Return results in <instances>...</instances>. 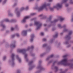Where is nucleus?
Returning <instances> with one entry per match:
<instances>
[{
	"label": "nucleus",
	"instance_id": "2eb2a0df",
	"mask_svg": "<svg viewBox=\"0 0 73 73\" xmlns=\"http://www.w3.org/2000/svg\"><path fill=\"white\" fill-rule=\"evenodd\" d=\"M28 9V7H27L26 8V9Z\"/></svg>",
	"mask_w": 73,
	"mask_h": 73
},
{
	"label": "nucleus",
	"instance_id": "2f4dec72",
	"mask_svg": "<svg viewBox=\"0 0 73 73\" xmlns=\"http://www.w3.org/2000/svg\"><path fill=\"white\" fill-rule=\"evenodd\" d=\"M15 35H13V36H12V37H13V36H14Z\"/></svg>",
	"mask_w": 73,
	"mask_h": 73
},
{
	"label": "nucleus",
	"instance_id": "bb28decb",
	"mask_svg": "<svg viewBox=\"0 0 73 73\" xmlns=\"http://www.w3.org/2000/svg\"><path fill=\"white\" fill-rule=\"evenodd\" d=\"M72 21H73V18L72 19Z\"/></svg>",
	"mask_w": 73,
	"mask_h": 73
},
{
	"label": "nucleus",
	"instance_id": "1a4fd4ad",
	"mask_svg": "<svg viewBox=\"0 0 73 73\" xmlns=\"http://www.w3.org/2000/svg\"><path fill=\"white\" fill-rule=\"evenodd\" d=\"M23 10H24V7H22L21 9V11H23Z\"/></svg>",
	"mask_w": 73,
	"mask_h": 73
},
{
	"label": "nucleus",
	"instance_id": "dca6fc26",
	"mask_svg": "<svg viewBox=\"0 0 73 73\" xmlns=\"http://www.w3.org/2000/svg\"><path fill=\"white\" fill-rule=\"evenodd\" d=\"M72 33V32H70L69 33V35H70Z\"/></svg>",
	"mask_w": 73,
	"mask_h": 73
},
{
	"label": "nucleus",
	"instance_id": "f257e3e1",
	"mask_svg": "<svg viewBox=\"0 0 73 73\" xmlns=\"http://www.w3.org/2000/svg\"><path fill=\"white\" fill-rule=\"evenodd\" d=\"M46 4H44L42 5L40 8H39V10H42L44 8L46 9Z\"/></svg>",
	"mask_w": 73,
	"mask_h": 73
},
{
	"label": "nucleus",
	"instance_id": "393cba45",
	"mask_svg": "<svg viewBox=\"0 0 73 73\" xmlns=\"http://www.w3.org/2000/svg\"><path fill=\"white\" fill-rule=\"evenodd\" d=\"M2 26L3 27H4V25H2Z\"/></svg>",
	"mask_w": 73,
	"mask_h": 73
},
{
	"label": "nucleus",
	"instance_id": "6e6552de",
	"mask_svg": "<svg viewBox=\"0 0 73 73\" xmlns=\"http://www.w3.org/2000/svg\"><path fill=\"white\" fill-rule=\"evenodd\" d=\"M11 31H13V30H14V29L13 28V27H12L11 28Z\"/></svg>",
	"mask_w": 73,
	"mask_h": 73
},
{
	"label": "nucleus",
	"instance_id": "423d86ee",
	"mask_svg": "<svg viewBox=\"0 0 73 73\" xmlns=\"http://www.w3.org/2000/svg\"><path fill=\"white\" fill-rule=\"evenodd\" d=\"M66 61V59H64V60H63L62 61V62H65Z\"/></svg>",
	"mask_w": 73,
	"mask_h": 73
},
{
	"label": "nucleus",
	"instance_id": "b1692460",
	"mask_svg": "<svg viewBox=\"0 0 73 73\" xmlns=\"http://www.w3.org/2000/svg\"><path fill=\"white\" fill-rule=\"evenodd\" d=\"M60 25H58V27H60Z\"/></svg>",
	"mask_w": 73,
	"mask_h": 73
},
{
	"label": "nucleus",
	"instance_id": "5701e85b",
	"mask_svg": "<svg viewBox=\"0 0 73 73\" xmlns=\"http://www.w3.org/2000/svg\"><path fill=\"white\" fill-rule=\"evenodd\" d=\"M33 0H29V1H33Z\"/></svg>",
	"mask_w": 73,
	"mask_h": 73
},
{
	"label": "nucleus",
	"instance_id": "a211bd4d",
	"mask_svg": "<svg viewBox=\"0 0 73 73\" xmlns=\"http://www.w3.org/2000/svg\"><path fill=\"white\" fill-rule=\"evenodd\" d=\"M33 41V39H31V41Z\"/></svg>",
	"mask_w": 73,
	"mask_h": 73
},
{
	"label": "nucleus",
	"instance_id": "a878e982",
	"mask_svg": "<svg viewBox=\"0 0 73 73\" xmlns=\"http://www.w3.org/2000/svg\"><path fill=\"white\" fill-rule=\"evenodd\" d=\"M57 21V20H55L54 21V22H56Z\"/></svg>",
	"mask_w": 73,
	"mask_h": 73
},
{
	"label": "nucleus",
	"instance_id": "473e14b6",
	"mask_svg": "<svg viewBox=\"0 0 73 73\" xmlns=\"http://www.w3.org/2000/svg\"><path fill=\"white\" fill-rule=\"evenodd\" d=\"M1 0H0V2H1Z\"/></svg>",
	"mask_w": 73,
	"mask_h": 73
},
{
	"label": "nucleus",
	"instance_id": "412c9836",
	"mask_svg": "<svg viewBox=\"0 0 73 73\" xmlns=\"http://www.w3.org/2000/svg\"><path fill=\"white\" fill-rule=\"evenodd\" d=\"M52 1V0H49V1Z\"/></svg>",
	"mask_w": 73,
	"mask_h": 73
},
{
	"label": "nucleus",
	"instance_id": "aec40b11",
	"mask_svg": "<svg viewBox=\"0 0 73 73\" xmlns=\"http://www.w3.org/2000/svg\"><path fill=\"white\" fill-rule=\"evenodd\" d=\"M19 62H20V61H21V60H20V59H19Z\"/></svg>",
	"mask_w": 73,
	"mask_h": 73
},
{
	"label": "nucleus",
	"instance_id": "e433bc0d",
	"mask_svg": "<svg viewBox=\"0 0 73 73\" xmlns=\"http://www.w3.org/2000/svg\"><path fill=\"white\" fill-rule=\"evenodd\" d=\"M31 25H32L31 24L30 26H31Z\"/></svg>",
	"mask_w": 73,
	"mask_h": 73
},
{
	"label": "nucleus",
	"instance_id": "7ed1b4c3",
	"mask_svg": "<svg viewBox=\"0 0 73 73\" xmlns=\"http://www.w3.org/2000/svg\"><path fill=\"white\" fill-rule=\"evenodd\" d=\"M61 8V5H60L59 4H58L55 7V8H56L57 10Z\"/></svg>",
	"mask_w": 73,
	"mask_h": 73
},
{
	"label": "nucleus",
	"instance_id": "39448f33",
	"mask_svg": "<svg viewBox=\"0 0 73 73\" xmlns=\"http://www.w3.org/2000/svg\"><path fill=\"white\" fill-rule=\"evenodd\" d=\"M40 35H42V36H43V35H44V33L42 32L40 33Z\"/></svg>",
	"mask_w": 73,
	"mask_h": 73
},
{
	"label": "nucleus",
	"instance_id": "c9c22d12",
	"mask_svg": "<svg viewBox=\"0 0 73 73\" xmlns=\"http://www.w3.org/2000/svg\"><path fill=\"white\" fill-rule=\"evenodd\" d=\"M25 56H26V55H25Z\"/></svg>",
	"mask_w": 73,
	"mask_h": 73
},
{
	"label": "nucleus",
	"instance_id": "f03ea898",
	"mask_svg": "<svg viewBox=\"0 0 73 73\" xmlns=\"http://www.w3.org/2000/svg\"><path fill=\"white\" fill-rule=\"evenodd\" d=\"M35 24L36 25H38L37 29H38L41 26V24H38V23L37 22H35Z\"/></svg>",
	"mask_w": 73,
	"mask_h": 73
},
{
	"label": "nucleus",
	"instance_id": "f704fd0d",
	"mask_svg": "<svg viewBox=\"0 0 73 73\" xmlns=\"http://www.w3.org/2000/svg\"><path fill=\"white\" fill-rule=\"evenodd\" d=\"M45 44L43 45L44 46H45Z\"/></svg>",
	"mask_w": 73,
	"mask_h": 73
},
{
	"label": "nucleus",
	"instance_id": "72a5a7b5",
	"mask_svg": "<svg viewBox=\"0 0 73 73\" xmlns=\"http://www.w3.org/2000/svg\"><path fill=\"white\" fill-rule=\"evenodd\" d=\"M12 65H13V63L12 64Z\"/></svg>",
	"mask_w": 73,
	"mask_h": 73
},
{
	"label": "nucleus",
	"instance_id": "cd10ccee",
	"mask_svg": "<svg viewBox=\"0 0 73 73\" xmlns=\"http://www.w3.org/2000/svg\"><path fill=\"white\" fill-rule=\"evenodd\" d=\"M64 1H66V0H64Z\"/></svg>",
	"mask_w": 73,
	"mask_h": 73
},
{
	"label": "nucleus",
	"instance_id": "c85d7f7f",
	"mask_svg": "<svg viewBox=\"0 0 73 73\" xmlns=\"http://www.w3.org/2000/svg\"><path fill=\"white\" fill-rule=\"evenodd\" d=\"M14 56V55H13V56H12V57H13V56Z\"/></svg>",
	"mask_w": 73,
	"mask_h": 73
},
{
	"label": "nucleus",
	"instance_id": "9b49d317",
	"mask_svg": "<svg viewBox=\"0 0 73 73\" xmlns=\"http://www.w3.org/2000/svg\"><path fill=\"white\" fill-rule=\"evenodd\" d=\"M24 33H25L24 34V35H25V34H26V31H24Z\"/></svg>",
	"mask_w": 73,
	"mask_h": 73
},
{
	"label": "nucleus",
	"instance_id": "4be33fe9",
	"mask_svg": "<svg viewBox=\"0 0 73 73\" xmlns=\"http://www.w3.org/2000/svg\"><path fill=\"white\" fill-rule=\"evenodd\" d=\"M15 45H14V46H13V48H14V47H15Z\"/></svg>",
	"mask_w": 73,
	"mask_h": 73
},
{
	"label": "nucleus",
	"instance_id": "6ab92c4d",
	"mask_svg": "<svg viewBox=\"0 0 73 73\" xmlns=\"http://www.w3.org/2000/svg\"><path fill=\"white\" fill-rule=\"evenodd\" d=\"M53 55H52L51 56V57H53Z\"/></svg>",
	"mask_w": 73,
	"mask_h": 73
},
{
	"label": "nucleus",
	"instance_id": "7c9ffc66",
	"mask_svg": "<svg viewBox=\"0 0 73 73\" xmlns=\"http://www.w3.org/2000/svg\"><path fill=\"white\" fill-rule=\"evenodd\" d=\"M8 21V20H7V21H6V22H7V21Z\"/></svg>",
	"mask_w": 73,
	"mask_h": 73
},
{
	"label": "nucleus",
	"instance_id": "c756f323",
	"mask_svg": "<svg viewBox=\"0 0 73 73\" xmlns=\"http://www.w3.org/2000/svg\"><path fill=\"white\" fill-rule=\"evenodd\" d=\"M17 16H19V14H17Z\"/></svg>",
	"mask_w": 73,
	"mask_h": 73
},
{
	"label": "nucleus",
	"instance_id": "9d476101",
	"mask_svg": "<svg viewBox=\"0 0 73 73\" xmlns=\"http://www.w3.org/2000/svg\"><path fill=\"white\" fill-rule=\"evenodd\" d=\"M60 20L61 21H62V20H64V19H63V18H61L60 19Z\"/></svg>",
	"mask_w": 73,
	"mask_h": 73
},
{
	"label": "nucleus",
	"instance_id": "4468645a",
	"mask_svg": "<svg viewBox=\"0 0 73 73\" xmlns=\"http://www.w3.org/2000/svg\"><path fill=\"white\" fill-rule=\"evenodd\" d=\"M35 15L34 13H32L31 14V15H32V16H33V15Z\"/></svg>",
	"mask_w": 73,
	"mask_h": 73
},
{
	"label": "nucleus",
	"instance_id": "f3484780",
	"mask_svg": "<svg viewBox=\"0 0 73 73\" xmlns=\"http://www.w3.org/2000/svg\"><path fill=\"white\" fill-rule=\"evenodd\" d=\"M5 58H6L5 57H4L3 58V60H5Z\"/></svg>",
	"mask_w": 73,
	"mask_h": 73
},
{
	"label": "nucleus",
	"instance_id": "20e7f679",
	"mask_svg": "<svg viewBox=\"0 0 73 73\" xmlns=\"http://www.w3.org/2000/svg\"><path fill=\"white\" fill-rule=\"evenodd\" d=\"M29 16H27L25 17L24 19L22 21L23 23H25V20L29 19Z\"/></svg>",
	"mask_w": 73,
	"mask_h": 73
},
{
	"label": "nucleus",
	"instance_id": "0eeeda50",
	"mask_svg": "<svg viewBox=\"0 0 73 73\" xmlns=\"http://www.w3.org/2000/svg\"><path fill=\"white\" fill-rule=\"evenodd\" d=\"M31 37L32 38H33L34 37V35H31Z\"/></svg>",
	"mask_w": 73,
	"mask_h": 73
},
{
	"label": "nucleus",
	"instance_id": "f8f14e48",
	"mask_svg": "<svg viewBox=\"0 0 73 73\" xmlns=\"http://www.w3.org/2000/svg\"><path fill=\"white\" fill-rule=\"evenodd\" d=\"M43 41H45V40H46V39L45 38H44L43 39Z\"/></svg>",
	"mask_w": 73,
	"mask_h": 73
},
{
	"label": "nucleus",
	"instance_id": "ddd939ff",
	"mask_svg": "<svg viewBox=\"0 0 73 73\" xmlns=\"http://www.w3.org/2000/svg\"><path fill=\"white\" fill-rule=\"evenodd\" d=\"M17 36H19V34H17Z\"/></svg>",
	"mask_w": 73,
	"mask_h": 73
}]
</instances>
